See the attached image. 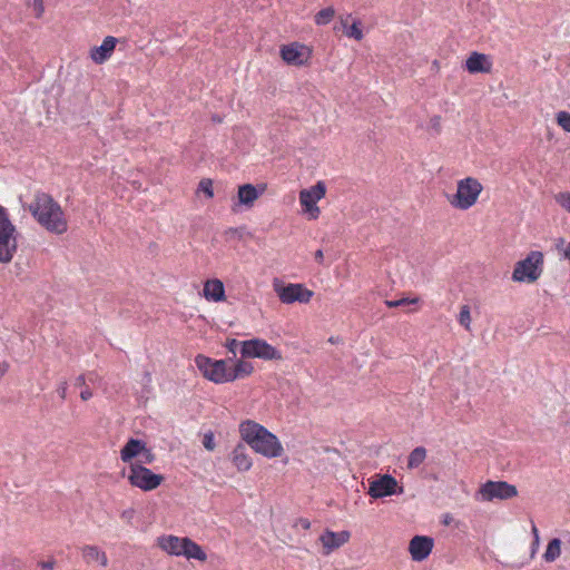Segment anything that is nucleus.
I'll return each mask as SVG.
<instances>
[{
	"instance_id": "obj_1",
	"label": "nucleus",
	"mask_w": 570,
	"mask_h": 570,
	"mask_svg": "<svg viewBox=\"0 0 570 570\" xmlns=\"http://www.w3.org/2000/svg\"><path fill=\"white\" fill-rule=\"evenodd\" d=\"M29 212L50 233L63 234L68 228L61 206L47 193L38 191L35 195Z\"/></svg>"
},
{
	"instance_id": "obj_2",
	"label": "nucleus",
	"mask_w": 570,
	"mask_h": 570,
	"mask_svg": "<svg viewBox=\"0 0 570 570\" xmlns=\"http://www.w3.org/2000/svg\"><path fill=\"white\" fill-rule=\"evenodd\" d=\"M242 439L256 452L266 458H278L284 449L275 434L263 425L247 420L239 425Z\"/></svg>"
},
{
	"instance_id": "obj_3",
	"label": "nucleus",
	"mask_w": 570,
	"mask_h": 570,
	"mask_svg": "<svg viewBox=\"0 0 570 570\" xmlns=\"http://www.w3.org/2000/svg\"><path fill=\"white\" fill-rule=\"evenodd\" d=\"M542 271L543 254L538 250H532L524 259L515 264L512 279L514 282L533 283L541 276Z\"/></svg>"
},
{
	"instance_id": "obj_4",
	"label": "nucleus",
	"mask_w": 570,
	"mask_h": 570,
	"mask_svg": "<svg viewBox=\"0 0 570 570\" xmlns=\"http://www.w3.org/2000/svg\"><path fill=\"white\" fill-rule=\"evenodd\" d=\"M482 189L483 187L476 178L466 177L461 179L458 183L456 193L450 199V203L455 208L469 209L476 203Z\"/></svg>"
},
{
	"instance_id": "obj_5",
	"label": "nucleus",
	"mask_w": 570,
	"mask_h": 570,
	"mask_svg": "<svg viewBox=\"0 0 570 570\" xmlns=\"http://www.w3.org/2000/svg\"><path fill=\"white\" fill-rule=\"evenodd\" d=\"M195 363L205 379L216 384L229 382V367L225 360H214L199 354L196 356Z\"/></svg>"
},
{
	"instance_id": "obj_6",
	"label": "nucleus",
	"mask_w": 570,
	"mask_h": 570,
	"mask_svg": "<svg viewBox=\"0 0 570 570\" xmlns=\"http://www.w3.org/2000/svg\"><path fill=\"white\" fill-rule=\"evenodd\" d=\"M128 481L132 487L139 488L142 491H153L161 484L164 476L154 473L142 464L131 463L129 466Z\"/></svg>"
},
{
	"instance_id": "obj_7",
	"label": "nucleus",
	"mask_w": 570,
	"mask_h": 570,
	"mask_svg": "<svg viewBox=\"0 0 570 570\" xmlns=\"http://www.w3.org/2000/svg\"><path fill=\"white\" fill-rule=\"evenodd\" d=\"M242 357L262 358L265 361L282 360L281 352L262 338H252L242 342Z\"/></svg>"
},
{
	"instance_id": "obj_8",
	"label": "nucleus",
	"mask_w": 570,
	"mask_h": 570,
	"mask_svg": "<svg viewBox=\"0 0 570 570\" xmlns=\"http://www.w3.org/2000/svg\"><path fill=\"white\" fill-rule=\"evenodd\" d=\"M273 286L279 301L284 304H293L295 302L306 304L314 295L313 291L298 283L283 284L275 279Z\"/></svg>"
},
{
	"instance_id": "obj_9",
	"label": "nucleus",
	"mask_w": 570,
	"mask_h": 570,
	"mask_svg": "<svg viewBox=\"0 0 570 570\" xmlns=\"http://www.w3.org/2000/svg\"><path fill=\"white\" fill-rule=\"evenodd\" d=\"M478 493L483 501L509 500L518 495L515 485L507 481H487L480 488Z\"/></svg>"
},
{
	"instance_id": "obj_10",
	"label": "nucleus",
	"mask_w": 570,
	"mask_h": 570,
	"mask_svg": "<svg viewBox=\"0 0 570 570\" xmlns=\"http://www.w3.org/2000/svg\"><path fill=\"white\" fill-rule=\"evenodd\" d=\"M403 491V487L399 485L394 476L391 474H381L370 481L367 494L373 499H381L394 494H402Z\"/></svg>"
},
{
	"instance_id": "obj_11",
	"label": "nucleus",
	"mask_w": 570,
	"mask_h": 570,
	"mask_svg": "<svg viewBox=\"0 0 570 570\" xmlns=\"http://www.w3.org/2000/svg\"><path fill=\"white\" fill-rule=\"evenodd\" d=\"M326 186L323 181H317L308 189H302L299 193V203L311 219H316L320 215L317 202L325 196Z\"/></svg>"
},
{
	"instance_id": "obj_12",
	"label": "nucleus",
	"mask_w": 570,
	"mask_h": 570,
	"mask_svg": "<svg viewBox=\"0 0 570 570\" xmlns=\"http://www.w3.org/2000/svg\"><path fill=\"white\" fill-rule=\"evenodd\" d=\"M350 538L351 532L347 530L334 532L330 529H326L318 538L323 546V554L328 556L333 551L340 549L348 542Z\"/></svg>"
},
{
	"instance_id": "obj_13",
	"label": "nucleus",
	"mask_w": 570,
	"mask_h": 570,
	"mask_svg": "<svg viewBox=\"0 0 570 570\" xmlns=\"http://www.w3.org/2000/svg\"><path fill=\"white\" fill-rule=\"evenodd\" d=\"M18 237L17 227L0 233V263L8 264L12 261L18 248Z\"/></svg>"
},
{
	"instance_id": "obj_14",
	"label": "nucleus",
	"mask_w": 570,
	"mask_h": 570,
	"mask_svg": "<svg viewBox=\"0 0 570 570\" xmlns=\"http://www.w3.org/2000/svg\"><path fill=\"white\" fill-rule=\"evenodd\" d=\"M309 50L306 46L297 42L291 45H284L281 48V57L288 65L303 66L309 58Z\"/></svg>"
},
{
	"instance_id": "obj_15",
	"label": "nucleus",
	"mask_w": 570,
	"mask_h": 570,
	"mask_svg": "<svg viewBox=\"0 0 570 570\" xmlns=\"http://www.w3.org/2000/svg\"><path fill=\"white\" fill-rule=\"evenodd\" d=\"M434 540L428 535H414L409 544L412 560L421 562L432 552Z\"/></svg>"
},
{
	"instance_id": "obj_16",
	"label": "nucleus",
	"mask_w": 570,
	"mask_h": 570,
	"mask_svg": "<svg viewBox=\"0 0 570 570\" xmlns=\"http://www.w3.org/2000/svg\"><path fill=\"white\" fill-rule=\"evenodd\" d=\"M117 42H118L117 38H115L112 36H107L100 46L94 47L90 50V58L96 63H99V65L104 63L112 55Z\"/></svg>"
},
{
	"instance_id": "obj_17",
	"label": "nucleus",
	"mask_w": 570,
	"mask_h": 570,
	"mask_svg": "<svg viewBox=\"0 0 570 570\" xmlns=\"http://www.w3.org/2000/svg\"><path fill=\"white\" fill-rule=\"evenodd\" d=\"M492 63L484 53L472 52L465 60V68L470 73L489 72Z\"/></svg>"
},
{
	"instance_id": "obj_18",
	"label": "nucleus",
	"mask_w": 570,
	"mask_h": 570,
	"mask_svg": "<svg viewBox=\"0 0 570 570\" xmlns=\"http://www.w3.org/2000/svg\"><path fill=\"white\" fill-rule=\"evenodd\" d=\"M204 296L207 301L223 302L226 298L224 283L218 278L208 279L204 284Z\"/></svg>"
},
{
	"instance_id": "obj_19",
	"label": "nucleus",
	"mask_w": 570,
	"mask_h": 570,
	"mask_svg": "<svg viewBox=\"0 0 570 570\" xmlns=\"http://www.w3.org/2000/svg\"><path fill=\"white\" fill-rule=\"evenodd\" d=\"M146 442L139 439L130 438L120 450V459L124 462H131L145 450Z\"/></svg>"
},
{
	"instance_id": "obj_20",
	"label": "nucleus",
	"mask_w": 570,
	"mask_h": 570,
	"mask_svg": "<svg viewBox=\"0 0 570 570\" xmlns=\"http://www.w3.org/2000/svg\"><path fill=\"white\" fill-rule=\"evenodd\" d=\"M184 538L176 535H161L158 538V546L169 554L183 556Z\"/></svg>"
},
{
	"instance_id": "obj_21",
	"label": "nucleus",
	"mask_w": 570,
	"mask_h": 570,
	"mask_svg": "<svg viewBox=\"0 0 570 570\" xmlns=\"http://www.w3.org/2000/svg\"><path fill=\"white\" fill-rule=\"evenodd\" d=\"M265 186L261 188V191L252 185V184H244L238 187V204L245 205V206H252L254 202L259 197L261 193L264 191Z\"/></svg>"
},
{
	"instance_id": "obj_22",
	"label": "nucleus",
	"mask_w": 570,
	"mask_h": 570,
	"mask_svg": "<svg viewBox=\"0 0 570 570\" xmlns=\"http://www.w3.org/2000/svg\"><path fill=\"white\" fill-rule=\"evenodd\" d=\"M232 461L238 471H247L252 468V460L244 444L239 443L232 452Z\"/></svg>"
},
{
	"instance_id": "obj_23",
	"label": "nucleus",
	"mask_w": 570,
	"mask_h": 570,
	"mask_svg": "<svg viewBox=\"0 0 570 570\" xmlns=\"http://www.w3.org/2000/svg\"><path fill=\"white\" fill-rule=\"evenodd\" d=\"M181 551L183 556L187 559H195L202 562L207 560V554L203 548L188 537H184Z\"/></svg>"
},
{
	"instance_id": "obj_24",
	"label": "nucleus",
	"mask_w": 570,
	"mask_h": 570,
	"mask_svg": "<svg viewBox=\"0 0 570 570\" xmlns=\"http://www.w3.org/2000/svg\"><path fill=\"white\" fill-rule=\"evenodd\" d=\"M254 366L250 362L238 361L233 368H229V382L252 374Z\"/></svg>"
},
{
	"instance_id": "obj_25",
	"label": "nucleus",
	"mask_w": 570,
	"mask_h": 570,
	"mask_svg": "<svg viewBox=\"0 0 570 570\" xmlns=\"http://www.w3.org/2000/svg\"><path fill=\"white\" fill-rule=\"evenodd\" d=\"M426 458V449L424 446H416L407 456V468L410 470L419 468Z\"/></svg>"
},
{
	"instance_id": "obj_26",
	"label": "nucleus",
	"mask_w": 570,
	"mask_h": 570,
	"mask_svg": "<svg viewBox=\"0 0 570 570\" xmlns=\"http://www.w3.org/2000/svg\"><path fill=\"white\" fill-rule=\"evenodd\" d=\"M561 553V540L553 538L549 541L543 559L546 562H553Z\"/></svg>"
},
{
	"instance_id": "obj_27",
	"label": "nucleus",
	"mask_w": 570,
	"mask_h": 570,
	"mask_svg": "<svg viewBox=\"0 0 570 570\" xmlns=\"http://www.w3.org/2000/svg\"><path fill=\"white\" fill-rule=\"evenodd\" d=\"M348 18H350V16L345 20L342 19V24H343V28H344V33L348 38H353L355 40L363 39V31L361 29V22L358 20H354L352 22V24L348 26L347 24Z\"/></svg>"
},
{
	"instance_id": "obj_28",
	"label": "nucleus",
	"mask_w": 570,
	"mask_h": 570,
	"mask_svg": "<svg viewBox=\"0 0 570 570\" xmlns=\"http://www.w3.org/2000/svg\"><path fill=\"white\" fill-rule=\"evenodd\" d=\"M334 16H335L334 8L327 7V8L320 10L315 14L314 20L317 26H325L331 22V20L334 18Z\"/></svg>"
},
{
	"instance_id": "obj_29",
	"label": "nucleus",
	"mask_w": 570,
	"mask_h": 570,
	"mask_svg": "<svg viewBox=\"0 0 570 570\" xmlns=\"http://www.w3.org/2000/svg\"><path fill=\"white\" fill-rule=\"evenodd\" d=\"M101 550L97 546H85L82 549V557L87 563L96 561L101 554Z\"/></svg>"
},
{
	"instance_id": "obj_30",
	"label": "nucleus",
	"mask_w": 570,
	"mask_h": 570,
	"mask_svg": "<svg viewBox=\"0 0 570 570\" xmlns=\"http://www.w3.org/2000/svg\"><path fill=\"white\" fill-rule=\"evenodd\" d=\"M16 226L12 224L7 209L0 205V233L11 230Z\"/></svg>"
},
{
	"instance_id": "obj_31",
	"label": "nucleus",
	"mask_w": 570,
	"mask_h": 570,
	"mask_svg": "<svg viewBox=\"0 0 570 570\" xmlns=\"http://www.w3.org/2000/svg\"><path fill=\"white\" fill-rule=\"evenodd\" d=\"M459 323L466 330H470L471 313L469 305H462L459 314Z\"/></svg>"
},
{
	"instance_id": "obj_32",
	"label": "nucleus",
	"mask_w": 570,
	"mask_h": 570,
	"mask_svg": "<svg viewBox=\"0 0 570 570\" xmlns=\"http://www.w3.org/2000/svg\"><path fill=\"white\" fill-rule=\"evenodd\" d=\"M557 124L567 132H570V112L559 111L556 116Z\"/></svg>"
},
{
	"instance_id": "obj_33",
	"label": "nucleus",
	"mask_w": 570,
	"mask_h": 570,
	"mask_svg": "<svg viewBox=\"0 0 570 570\" xmlns=\"http://www.w3.org/2000/svg\"><path fill=\"white\" fill-rule=\"evenodd\" d=\"M198 190L203 191L207 198L214 197L213 180L209 178H203L199 181Z\"/></svg>"
},
{
	"instance_id": "obj_34",
	"label": "nucleus",
	"mask_w": 570,
	"mask_h": 570,
	"mask_svg": "<svg viewBox=\"0 0 570 570\" xmlns=\"http://www.w3.org/2000/svg\"><path fill=\"white\" fill-rule=\"evenodd\" d=\"M419 302V298L417 297H414V298H401V299H395V301H385V305L387 307H400V306H406V305H410V304H416Z\"/></svg>"
},
{
	"instance_id": "obj_35",
	"label": "nucleus",
	"mask_w": 570,
	"mask_h": 570,
	"mask_svg": "<svg viewBox=\"0 0 570 570\" xmlns=\"http://www.w3.org/2000/svg\"><path fill=\"white\" fill-rule=\"evenodd\" d=\"M556 202L562 207L564 208L567 212L570 213V193L568 191H564V193H559L557 196H556Z\"/></svg>"
},
{
	"instance_id": "obj_36",
	"label": "nucleus",
	"mask_w": 570,
	"mask_h": 570,
	"mask_svg": "<svg viewBox=\"0 0 570 570\" xmlns=\"http://www.w3.org/2000/svg\"><path fill=\"white\" fill-rule=\"evenodd\" d=\"M139 455H141V460H140V462L138 464H142V465L144 464H151L155 461V459H156V455L146 445H145V450L141 451V453Z\"/></svg>"
},
{
	"instance_id": "obj_37",
	"label": "nucleus",
	"mask_w": 570,
	"mask_h": 570,
	"mask_svg": "<svg viewBox=\"0 0 570 570\" xmlns=\"http://www.w3.org/2000/svg\"><path fill=\"white\" fill-rule=\"evenodd\" d=\"M203 445L208 451H213L215 449L214 434L212 432L204 435Z\"/></svg>"
},
{
	"instance_id": "obj_38",
	"label": "nucleus",
	"mask_w": 570,
	"mask_h": 570,
	"mask_svg": "<svg viewBox=\"0 0 570 570\" xmlns=\"http://www.w3.org/2000/svg\"><path fill=\"white\" fill-rule=\"evenodd\" d=\"M238 345L242 346V342H238L236 338H230L226 343V347H227L228 352H230L234 356L236 355V350H237Z\"/></svg>"
},
{
	"instance_id": "obj_39",
	"label": "nucleus",
	"mask_w": 570,
	"mask_h": 570,
	"mask_svg": "<svg viewBox=\"0 0 570 570\" xmlns=\"http://www.w3.org/2000/svg\"><path fill=\"white\" fill-rule=\"evenodd\" d=\"M135 517V510L134 509H127V510H124L122 513H121V518L124 520H126L127 522H131V520L134 519Z\"/></svg>"
},
{
	"instance_id": "obj_40",
	"label": "nucleus",
	"mask_w": 570,
	"mask_h": 570,
	"mask_svg": "<svg viewBox=\"0 0 570 570\" xmlns=\"http://www.w3.org/2000/svg\"><path fill=\"white\" fill-rule=\"evenodd\" d=\"M296 525H301L302 529L308 530L311 528V522L308 519L299 518L296 522Z\"/></svg>"
},
{
	"instance_id": "obj_41",
	"label": "nucleus",
	"mask_w": 570,
	"mask_h": 570,
	"mask_svg": "<svg viewBox=\"0 0 570 570\" xmlns=\"http://www.w3.org/2000/svg\"><path fill=\"white\" fill-rule=\"evenodd\" d=\"M532 523V527H531V532L533 534V543L534 544H539V541H540V538H539V531H538V528L535 527L534 522L531 521Z\"/></svg>"
},
{
	"instance_id": "obj_42",
	"label": "nucleus",
	"mask_w": 570,
	"mask_h": 570,
	"mask_svg": "<svg viewBox=\"0 0 570 570\" xmlns=\"http://www.w3.org/2000/svg\"><path fill=\"white\" fill-rule=\"evenodd\" d=\"M39 566H40L43 570H53L55 561H53V560H49V561H41V562H39Z\"/></svg>"
},
{
	"instance_id": "obj_43",
	"label": "nucleus",
	"mask_w": 570,
	"mask_h": 570,
	"mask_svg": "<svg viewBox=\"0 0 570 570\" xmlns=\"http://www.w3.org/2000/svg\"><path fill=\"white\" fill-rule=\"evenodd\" d=\"M92 396V392L89 387H86L85 390L81 391L80 393V397L81 400L83 401H87L89 400L90 397Z\"/></svg>"
},
{
	"instance_id": "obj_44",
	"label": "nucleus",
	"mask_w": 570,
	"mask_h": 570,
	"mask_svg": "<svg viewBox=\"0 0 570 570\" xmlns=\"http://www.w3.org/2000/svg\"><path fill=\"white\" fill-rule=\"evenodd\" d=\"M66 392H67V383L63 382L58 389H57V393L58 395L61 397V399H65L66 397Z\"/></svg>"
},
{
	"instance_id": "obj_45",
	"label": "nucleus",
	"mask_w": 570,
	"mask_h": 570,
	"mask_svg": "<svg viewBox=\"0 0 570 570\" xmlns=\"http://www.w3.org/2000/svg\"><path fill=\"white\" fill-rule=\"evenodd\" d=\"M431 126L433 129H435L438 132L440 131V117L435 116L431 119Z\"/></svg>"
},
{
	"instance_id": "obj_46",
	"label": "nucleus",
	"mask_w": 570,
	"mask_h": 570,
	"mask_svg": "<svg viewBox=\"0 0 570 570\" xmlns=\"http://www.w3.org/2000/svg\"><path fill=\"white\" fill-rule=\"evenodd\" d=\"M144 382H145L144 390H146V392L149 393V389L147 387V385L151 382V375L149 372L144 373Z\"/></svg>"
},
{
	"instance_id": "obj_47",
	"label": "nucleus",
	"mask_w": 570,
	"mask_h": 570,
	"mask_svg": "<svg viewBox=\"0 0 570 570\" xmlns=\"http://www.w3.org/2000/svg\"><path fill=\"white\" fill-rule=\"evenodd\" d=\"M102 567H107L108 564V559H107V556L106 553L102 551L101 554L99 556V559L97 560Z\"/></svg>"
},
{
	"instance_id": "obj_48",
	"label": "nucleus",
	"mask_w": 570,
	"mask_h": 570,
	"mask_svg": "<svg viewBox=\"0 0 570 570\" xmlns=\"http://www.w3.org/2000/svg\"><path fill=\"white\" fill-rule=\"evenodd\" d=\"M314 257H315V261H316L317 263H320V264H321V263H323V258H324L323 250H322V249H317V250L315 252Z\"/></svg>"
},
{
	"instance_id": "obj_49",
	"label": "nucleus",
	"mask_w": 570,
	"mask_h": 570,
	"mask_svg": "<svg viewBox=\"0 0 570 570\" xmlns=\"http://www.w3.org/2000/svg\"><path fill=\"white\" fill-rule=\"evenodd\" d=\"M35 8L38 9L39 14L43 11V2L42 0H35Z\"/></svg>"
},
{
	"instance_id": "obj_50",
	"label": "nucleus",
	"mask_w": 570,
	"mask_h": 570,
	"mask_svg": "<svg viewBox=\"0 0 570 570\" xmlns=\"http://www.w3.org/2000/svg\"><path fill=\"white\" fill-rule=\"evenodd\" d=\"M85 383H86L85 375H79V376L76 379V385H77V386L85 385Z\"/></svg>"
},
{
	"instance_id": "obj_51",
	"label": "nucleus",
	"mask_w": 570,
	"mask_h": 570,
	"mask_svg": "<svg viewBox=\"0 0 570 570\" xmlns=\"http://www.w3.org/2000/svg\"><path fill=\"white\" fill-rule=\"evenodd\" d=\"M563 256L570 261V243L568 244V246L563 250Z\"/></svg>"
},
{
	"instance_id": "obj_52",
	"label": "nucleus",
	"mask_w": 570,
	"mask_h": 570,
	"mask_svg": "<svg viewBox=\"0 0 570 570\" xmlns=\"http://www.w3.org/2000/svg\"><path fill=\"white\" fill-rule=\"evenodd\" d=\"M451 519H452V518H451L449 514H446V515L444 517L443 523H444V524H450Z\"/></svg>"
},
{
	"instance_id": "obj_53",
	"label": "nucleus",
	"mask_w": 570,
	"mask_h": 570,
	"mask_svg": "<svg viewBox=\"0 0 570 570\" xmlns=\"http://www.w3.org/2000/svg\"><path fill=\"white\" fill-rule=\"evenodd\" d=\"M538 547H539V544H534L532 542V553H531L532 556L535 553Z\"/></svg>"
},
{
	"instance_id": "obj_54",
	"label": "nucleus",
	"mask_w": 570,
	"mask_h": 570,
	"mask_svg": "<svg viewBox=\"0 0 570 570\" xmlns=\"http://www.w3.org/2000/svg\"><path fill=\"white\" fill-rule=\"evenodd\" d=\"M228 232L233 233V234H238L239 229L238 228H230Z\"/></svg>"
},
{
	"instance_id": "obj_55",
	"label": "nucleus",
	"mask_w": 570,
	"mask_h": 570,
	"mask_svg": "<svg viewBox=\"0 0 570 570\" xmlns=\"http://www.w3.org/2000/svg\"><path fill=\"white\" fill-rule=\"evenodd\" d=\"M563 242H564V240H563L562 238H559V239H558L557 247L559 248L560 246H562V245H563Z\"/></svg>"
},
{
	"instance_id": "obj_56",
	"label": "nucleus",
	"mask_w": 570,
	"mask_h": 570,
	"mask_svg": "<svg viewBox=\"0 0 570 570\" xmlns=\"http://www.w3.org/2000/svg\"><path fill=\"white\" fill-rule=\"evenodd\" d=\"M215 121H220V118L219 117H214L213 118Z\"/></svg>"
},
{
	"instance_id": "obj_57",
	"label": "nucleus",
	"mask_w": 570,
	"mask_h": 570,
	"mask_svg": "<svg viewBox=\"0 0 570 570\" xmlns=\"http://www.w3.org/2000/svg\"><path fill=\"white\" fill-rule=\"evenodd\" d=\"M330 342H331V343H334V342H335V338L331 337V338H330Z\"/></svg>"
}]
</instances>
